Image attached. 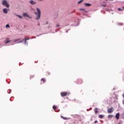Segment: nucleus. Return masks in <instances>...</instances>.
<instances>
[{"instance_id":"2","label":"nucleus","mask_w":124,"mask_h":124,"mask_svg":"<svg viewBox=\"0 0 124 124\" xmlns=\"http://www.w3.org/2000/svg\"><path fill=\"white\" fill-rule=\"evenodd\" d=\"M36 11L37 13L35 12V14L36 16V19L39 20V19H40L41 12H40V9H39L38 8L36 9Z\"/></svg>"},{"instance_id":"26","label":"nucleus","mask_w":124,"mask_h":124,"mask_svg":"<svg viewBox=\"0 0 124 124\" xmlns=\"http://www.w3.org/2000/svg\"><path fill=\"white\" fill-rule=\"evenodd\" d=\"M10 92H11V91L10 90H9L8 91V93H10Z\"/></svg>"},{"instance_id":"6","label":"nucleus","mask_w":124,"mask_h":124,"mask_svg":"<svg viewBox=\"0 0 124 124\" xmlns=\"http://www.w3.org/2000/svg\"><path fill=\"white\" fill-rule=\"evenodd\" d=\"M67 92H62L61 93V95L62 96H66L67 95Z\"/></svg>"},{"instance_id":"7","label":"nucleus","mask_w":124,"mask_h":124,"mask_svg":"<svg viewBox=\"0 0 124 124\" xmlns=\"http://www.w3.org/2000/svg\"><path fill=\"white\" fill-rule=\"evenodd\" d=\"M30 3H31V4L34 5V4H36V2H35V1H34L32 0H31L30 1Z\"/></svg>"},{"instance_id":"30","label":"nucleus","mask_w":124,"mask_h":124,"mask_svg":"<svg viewBox=\"0 0 124 124\" xmlns=\"http://www.w3.org/2000/svg\"><path fill=\"white\" fill-rule=\"evenodd\" d=\"M85 12H88V11H85Z\"/></svg>"},{"instance_id":"12","label":"nucleus","mask_w":124,"mask_h":124,"mask_svg":"<svg viewBox=\"0 0 124 124\" xmlns=\"http://www.w3.org/2000/svg\"><path fill=\"white\" fill-rule=\"evenodd\" d=\"M108 119H111V118H113V115H108Z\"/></svg>"},{"instance_id":"23","label":"nucleus","mask_w":124,"mask_h":124,"mask_svg":"<svg viewBox=\"0 0 124 124\" xmlns=\"http://www.w3.org/2000/svg\"><path fill=\"white\" fill-rule=\"evenodd\" d=\"M6 28H10L9 25H8V24L6 25Z\"/></svg>"},{"instance_id":"14","label":"nucleus","mask_w":124,"mask_h":124,"mask_svg":"<svg viewBox=\"0 0 124 124\" xmlns=\"http://www.w3.org/2000/svg\"><path fill=\"white\" fill-rule=\"evenodd\" d=\"M104 116L103 115H99V118H100V119H102V118H103Z\"/></svg>"},{"instance_id":"16","label":"nucleus","mask_w":124,"mask_h":124,"mask_svg":"<svg viewBox=\"0 0 124 124\" xmlns=\"http://www.w3.org/2000/svg\"><path fill=\"white\" fill-rule=\"evenodd\" d=\"M53 109H54V110H56V109H57V107L56 106H53Z\"/></svg>"},{"instance_id":"13","label":"nucleus","mask_w":124,"mask_h":124,"mask_svg":"<svg viewBox=\"0 0 124 124\" xmlns=\"http://www.w3.org/2000/svg\"><path fill=\"white\" fill-rule=\"evenodd\" d=\"M41 81H42V82H43V83H45V82H46V80H45V78H42V79H41Z\"/></svg>"},{"instance_id":"22","label":"nucleus","mask_w":124,"mask_h":124,"mask_svg":"<svg viewBox=\"0 0 124 124\" xmlns=\"http://www.w3.org/2000/svg\"><path fill=\"white\" fill-rule=\"evenodd\" d=\"M118 11H122V9L118 8Z\"/></svg>"},{"instance_id":"9","label":"nucleus","mask_w":124,"mask_h":124,"mask_svg":"<svg viewBox=\"0 0 124 124\" xmlns=\"http://www.w3.org/2000/svg\"><path fill=\"white\" fill-rule=\"evenodd\" d=\"M3 12H4V13H5V14H7V9L4 8L3 10Z\"/></svg>"},{"instance_id":"3","label":"nucleus","mask_w":124,"mask_h":124,"mask_svg":"<svg viewBox=\"0 0 124 124\" xmlns=\"http://www.w3.org/2000/svg\"><path fill=\"white\" fill-rule=\"evenodd\" d=\"M2 4L4 5V6H6V7H9V4H8V3H7V1L5 0H3L2 2Z\"/></svg>"},{"instance_id":"10","label":"nucleus","mask_w":124,"mask_h":124,"mask_svg":"<svg viewBox=\"0 0 124 124\" xmlns=\"http://www.w3.org/2000/svg\"><path fill=\"white\" fill-rule=\"evenodd\" d=\"M84 5H85V6H91L92 5L89 3H84Z\"/></svg>"},{"instance_id":"4","label":"nucleus","mask_w":124,"mask_h":124,"mask_svg":"<svg viewBox=\"0 0 124 124\" xmlns=\"http://www.w3.org/2000/svg\"><path fill=\"white\" fill-rule=\"evenodd\" d=\"M113 111H114V108H113L108 109V114H111V113H113Z\"/></svg>"},{"instance_id":"25","label":"nucleus","mask_w":124,"mask_h":124,"mask_svg":"<svg viewBox=\"0 0 124 124\" xmlns=\"http://www.w3.org/2000/svg\"><path fill=\"white\" fill-rule=\"evenodd\" d=\"M101 6H104L105 7V6H106V4L101 5Z\"/></svg>"},{"instance_id":"11","label":"nucleus","mask_w":124,"mask_h":124,"mask_svg":"<svg viewBox=\"0 0 124 124\" xmlns=\"http://www.w3.org/2000/svg\"><path fill=\"white\" fill-rule=\"evenodd\" d=\"M23 15L24 17H28V13H23Z\"/></svg>"},{"instance_id":"19","label":"nucleus","mask_w":124,"mask_h":124,"mask_svg":"<svg viewBox=\"0 0 124 124\" xmlns=\"http://www.w3.org/2000/svg\"><path fill=\"white\" fill-rule=\"evenodd\" d=\"M9 42H11V41H7L6 42H5V43L6 44H7V43H9Z\"/></svg>"},{"instance_id":"8","label":"nucleus","mask_w":124,"mask_h":124,"mask_svg":"<svg viewBox=\"0 0 124 124\" xmlns=\"http://www.w3.org/2000/svg\"><path fill=\"white\" fill-rule=\"evenodd\" d=\"M115 118L117 119V120H119V119H120V113H117L116 114Z\"/></svg>"},{"instance_id":"1","label":"nucleus","mask_w":124,"mask_h":124,"mask_svg":"<svg viewBox=\"0 0 124 124\" xmlns=\"http://www.w3.org/2000/svg\"><path fill=\"white\" fill-rule=\"evenodd\" d=\"M30 38H25L23 40H21V38H19L17 39H16L14 41V42H16V43H22V42H24L25 43H27V40H30Z\"/></svg>"},{"instance_id":"17","label":"nucleus","mask_w":124,"mask_h":124,"mask_svg":"<svg viewBox=\"0 0 124 124\" xmlns=\"http://www.w3.org/2000/svg\"><path fill=\"white\" fill-rule=\"evenodd\" d=\"M17 17H18V18H20V19H22V16H19L18 15H16Z\"/></svg>"},{"instance_id":"5","label":"nucleus","mask_w":124,"mask_h":124,"mask_svg":"<svg viewBox=\"0 0 124 124\" xmlns=\"http://www.w3.org/2000/svg\"><path fill=\"white\" fill-rule=\"evenodd\" d=\"M82 79H78L76 80V83L77 84H78V85H81V84H82Z\"/></svg>"},{"instance_id":"21","label":"nucleus","mask_w":124,"mask_h":124,"mask_svg":"<svg viewBox=\"0 0 124 124\" xmlns=\"http://www.w3.org/2000/svg\"><path fill=\"white\" fill-rule=\"evenodd\" d=\"M79 10H81L82 11H85V9H79Z\"/></svg>"},{"instance_id":"27","label":"nucleus","mask_w":124,"mask_h":124,"mask_svg":"<svg viewBox=\"0 0 124 124\" xmlns=\"http://www.w3.org/2000/svg\"><path fill=\"white\" fill-rule=\"evenodd\" d=\"M94 124H97V121H94Z\"/></svg>"},{"instance_id":"29","label":"nucleus","mask_w":124,"mask_h":124,"mask_svg":"<svg viewBox=\"0 0 124 124\" xmlns=\"http://www.w3.org/2000/svg\"><path fill=\"white\" fill-rule=\"evenodd\" d=\"M39 0V1H42V0Z\"/></svg>"},{"instance_id":"20","label":"nucleus","mask_w":124,"mask_h":124,"mask_svg":"<svg viewBox=\"0 0 124 124\" xmlns=\"http://www.w3.org/2000/svg\"><path fill=\"white\" fill-rule=\"evenodd\" d=\"M50 74H51V73L50 72H47L46 74V75H50Z\"/></svg>"},{"instance_id":"15","label":"nucleus","mask_w":124,"mask_h":124,"mask_svg":"<svg viewBox=\"0 0 124 124\" xmlns=\"http://www.w3.org/2000/svg\"><path fill=\"white\" fill-rule=\"evenodd\" d=\"M83 0H80L78 1V4H79V3H81V2H82Z\"/></svg>"},{"instance_id":"18","label":"nucleus","mask_w":124,"mask_h":124,"mask_svg":"<svg viewBox=\"0 0 124 124\" xmlns=\"http://www.w3.org/2000/svg\"><path fill=\"white\" fill-rule=\"evenodd\" d=\"M97 110V108H95L94 111H95V113L96 114V113H98V112Z\"/></svg>"},{"instance_id":"24","label":"nucleus","mask_w":124,"mask_h":124,"mask_svg":"<svg viewBox=\"0 0 124 124\" xmlns=\"http://www.w3.org/2000/svg\"><path fill=\"white\" fill-rule=\"evenodd\" d=\"M62 118L63 119V120H67V118L66 117H62Z\"/></svg>"},{"instance_id":"28","label":"nucleus","mask_w":124,"mask_h":124,"mask_svg":"<svg viewBox=\"0 0 124 124\" xmlns=\"http://www.w3.org/2000/svg\"><path fill=\"white\" fill-rule=\"evenodd\" d=\"M56 27H60V25L58 24V25L56 26Z\"/></svg>"}]
</instances>
